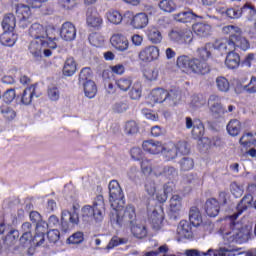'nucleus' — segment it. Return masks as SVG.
<instances>
[{"label":"nucleus","mask_w":256,"mask_h":256,"mask_svg":"<svg viewBox=\"0 0 256 256\" xmlns=\"http://www.w3.org/2000/svg\"><path fill=\"white\" fill-rule=\"evenodd\" d=\"M143 75L147 81H157L159 70L157 68H146L144 69Z\"/></svg>","instance_id":"nucleus-52"},{"label":"nucleus","mask_w":256,"mask_h":256,"mask_svg":"<svg viewBox=\"0 0 256 256\" xmlns=\"http://www.w3.org/2000/svg\"><path fill=\"white\" fill-rule=\"evenodd\" d=\"M19 241V230L11 229L5 236L4 243L6 245H15Z\"/></svg>","instance_id":"nucleus-47"},{"label":"nucleus","mask_w":256,"mask_h":256,"mask_svg":"<svg viewBox=\"0 0 256 256\" xmlns=\"http://www.w3.org/2000/svg\"><path fill=\"white\" fill-rule=\"evenodd\" d=\"M192 29L195 35L203 38L209 37L211 33H213V27L211 26V24H207L203 22L195 23L192 26Z\"/></svg>","instance_id":"nucleus-14"},{"label":"nucleus","mask_w":256,"mask_h":256,"mask_svg":"<svg viewBox=\"0 0 256 256\" xmlns=\"http://www.w3.org/2000/svg\"><path fill=\"white\" fill-rule=\"evenodd\" d=\"M194 127L192 128V136L194 139H201L203 135H205V127L203 126V123L201 120H196V123H194Z\"/></svg>","instance_id":"nucleus-46"},{"label":"nucleus","mask_w":256,"mask_h":256,"mask_svg":"<svg viewBox=\"0 0 256 256\" xmlns=\"http://www.w3.org/2000/svg\"><path fill=\"white\" fill-rule=\"evenodd\" d=\"M92 75L93 73L91 72V68H83L79 74V83L83 84L87 83V81H91Z\"/></svg>","instance_id":"nucleus-59"},{"label":"nucleus","mask_w":256,"mask_h":256,"mask_svg":"<svg viewBox=\"0 0 256 256\" xmlns=\"http://www.w3.org/2000/svg\"><path fill=\"white\" fill-rule=\"evenodd\" d=\"M106 18L109 23H112L113 25H120V23L123 21V15H121V12L117 10L108 11L106 13Z\"/></svg>","instance_id":"nucleus-41"},{"label":"nucleus","mask_w":256,"mask_h":256,"mask_svg":"<svg viewBox=\"0 0 256 256\" xmlns=\"http://www.w3.org/2000/svg\"><path fill=\"white\" fill-rule=\"evenodd\" d=\"M139 131V126H137V122L130 120L125 124V133L127 135H135Z\"/></svg>","instance_id":"nucleus-60"},{"label":"nucleus","mask_w":256,"mask_h":256,"mask_svg":"<svg viewBox=\"0 0 256 256\" xmlns=\"http://www.w3.org/2000/svg\"><path fill=\"white\" fill-rule=\"evenodd\" d=\"M165 219V212L163 211V207L156 206L152 213L149 216L150 224L152 228L156 231H159L161 227H163V220Z\"/></svg>","instance_id":"nucleus-8"},{"label":"nucleus","mask_w":256,"mask_h":256,"mask_svg":"<svg viewBox=\"0 0 256 256\" xmlns=\"http://www.w3.org/2000/svg\"><path fill=\"white\" fill-rule=\"evenodd\" d=\"M251 207H253V196L250 194L245 195L237 205V213H234L229 217L231 223L230 231L223 235L225 245H229L231 243H243V239H245V229H243V225H241V223H235V219H237L243 211H247V209Z\"/></svg>","instance_id":"nucleus-2"},{"label":"nucleus","mask_w":256,"mask_h":256,"mask_svg":"<svg viewBox=\"0 0 256 256\" xmlns=\"http://www.w3.org/2000/svg\"><path fill=\"white\" fill-rule=\"evenodd\" d=\"M189 221L193 227H199L203 223V217L201 216V211L199 208L193 206L189 211Z\"/></svg>","instance_id":"nucleus-29"},{"label":"nucleus","mask_w":256,"mask_h":256,"mask_svg":"<svg viewBox=\"0 0 256 256\" xmlns=\"http://www.w3.org/2000/svg\"><path fill=\"white\" fill-rule=\"evenodd\" d=\"M86 22L89 27L99 28L103 25V18L97 12H88Z\"/></svg>","instance_id":"nucleus-33"},{"label":"nucleus","mask_w":256,"mask_h":256,"mask_svg":"<svg viewBox=\"0 0 256 256\" xmlns=\"http://www.w3.org/2000/svg\"><path fill=\"white\" fill-rule=\"evenodd\" d=\"M195 165V162L192 158L184 157L180 161V169L181 171H191Z\"/></svg>","instance_id":"nucleus-58"},{"label":"nucleus","mask_w":256,"mask_h":256,"mask_svg":"<svg viewBox=\"0 0 256 256\" xmlns=\"http://www.w3.org/2000/svg\"><path fill=\"white\" fill-rule=\"evenodd\" d=\"M227 131L232 137H237L241 131V122L237 119L230 120L227 125Z\"/></svg>","instance_id":"nucleus-39"},{"label":"nucleus","mask_w":256,"mask_h":256,"mask_svg":"<svg viewBox=\"0 0 256 256\" xmlns=\"http://www.w3.org/2000/svg\"><path fill=\"white\" fill-rule=\"evenodd\" d=\"M240 93H256V77L252 76L250 82L240 87Z\"/></svg>","instance_id":"nucleus-51"},{"label":"nucleus","mask_w":256,"mask_h":256,"mask_svg":"<svg viewBox=\"0 0 256 256\" xmlns=\"http://www.w3.org/2000/svg\"><path fill=\"white\" fill-rule=\"evenodd\" d=\"M31 15H33V12H31V7L28 5L18 4L16 6V17L19 19L18 25L21 29H27L29 27Z\"/></svg>","instance_id":"nucleus-6"},{"label":"nucleus","mask_w":256,"mask_h":256,"mask_svg":"<svg viewBox=\"0 0 256 256\" xmlns=\"http://www.w3.org/2000/svg\"><path fill=\"white\" fill-rule=\"evenodd\" d=\"M108 189L109 201L113 209L114 207H117V205H119V201L123 199V190L117 180H111L108 185Z\"/></svg>","instance_id":"nucleus-7"},{"label":"nucleus","mask_w":256,"mask_h":256,"mask_svg":"<svg viewBox=\"0 0 256 256\" xmlns=\"http://www.w3.org/2000/svg\"><path fill=\"white\" fill-rule=\"evenodd\" d=\"M89 41L94 47H101L105 43V38L99 33H93L89 36Z\"/></svg>","instance_id":"nucleus-57"},{"label":"nucleus","mask_w":256,"mask_h":256,"mask_svg":"<svg viewBox=\"0 0 256 256\" xmlns=\"http://www.w3.org/2000/svg\"><path fill=\"white\" fill-rule=\"evenodd\" d=\"M223 35H229V41H232L233 37H237L238 35H243V30L235 25H227L222 27Z\"/></svg>","instance_id":"nucleus-35"},{"label":"nucleus","mask_w":256,"mask_h":256,"mask_svg":"<svg viewBox=\"0 0 256 256\" xmlns=\"http://www.w3.org/2000/svg\"><path fill=\"white\" fill-rule=\"evenodd\" d=\"M208 105L214 115H225V108L221 105V98L219 96L211 95L208 99Z\"/></svg>","instance_id":"nucleus-13"},{"label":"nucleus","mask_w":256,"mask_h":256,"mask_svg":"<svg viewBox=\"0 0 256 256\" xmlns=\"http://www.w3.org/2000/svg\"><path fill=\"white\" fill-rule=\"evenodd\" d=\"M190 71L197 73L198 75H206V73H209V66H207V63L205 62L193 58L190 63Z\"/></svg>","instance_id":"nucleus-17"},{"label":"nucleus","mask_w":256,"mask_h":256,"mask_svg":"<svg viewBox=\"0 0 256 256\" xmlns=\"http://www.w3.org/2000/svg\"><path fill=\"white\" fill-rule=\"evenodd\" d=\"M230 191L234 197L239 198L243 196V193H245V189L243 188V185L232 182L230 185Z\"/></svg>","instance_id":"nucleus-53"},{"label":"nucleus","mask_w":256,"mask_h":256,"mask_svg":"<svg viewBox=\"0 0 256 256\" xmlns=\"http://www.w3.org/2000/svg\"><path fill=\"white\" fill-rule=\"evenodd\" d=\"M182 198L179 195H173L170 199V211L172 213H179L181 211L183 204L181 203Z\"/></svg>","instance_id":"nucleus-44"},{"label":"nucleus","mask_w":256,"mask_h":256,"mask_svg":"<svg viewBox=\"0 0 256 256\" xmlns=\"http://www.w3.org/2000/svg\"><path fill=\"white\" fill-rule=\"evenodd\" d=\"M168 95L169 91L162 88H156L151 91L150 99L154 103H167Z\"/></svg>","instance_id":"nucleus-19"},{"label":"nucleus","mask_w":256,"mask_h":256,"mask_svg":"<svg viewBox=\"0 0 256 256\" xmlns=\"http://www.w3.org/2000/svg\"><path fill=\"white\" fill-rule=\"evenodd\" d=\"M61 93L59 92V88L57 86H49L48 87V97L51 101H59Z\"/></svg>","instance_id":"nucleus-63"},{"label":"nucleus","mask_w":256,"mask_h":256,"mask_svg":"<svg viewBox=\"0 0 256 256\" xmlns=\"http://www.w3.org/2000/svg\"><path fill=\"white\" fill-rule=\"evenodd\" d=\"M148 24L149 17L145 13L136 14L131 21V25L134 27V29H144V27H147Z\"/></svg>","instance_id":"nucleus-23"},{"label":"nucleus","mask_w":256,"mask_h":256,"mask_svg":"<svg viewBox=\"0 0 256 256\" xmlns=\"http://www.w3.org/2000/svg\"><path fill=\"white\" fill-rule=\"evenodd\" d=\"M252 137H253V133L251 132L244 134L240 138V145H242L243 147H251L252 145H256V140L255 139L251 140Z\"/></svg>","instance_id":"nucleus-55"},{"label":"nucleus","mask_w":256,"mask_h":256,"mask_svg":"<svg viewBox=\"0 0 256 256\" xmlns=\"http://www.w3.org/2000/svg\"><path fill=\"white\" fill-rule=\"evenodd\" d=\"M233 47L234 44L232 40L229 39L218 40L214 43V49H218L219 51H228V53L233 51Z\"/></svg>","instance_id":"nucleus-37"},{"label":"nucleus","mask_w":256,"mask_h":256,"mask_svg":"<svg viewBox=\"0 0 256 256\" xmlns=\"http://www.w3.org/2000/svg\"><path fill=\"white\" fill-rule=\"evenodd\" d=\"M159 9L164 13H174V11H177V4L173 0H161Z\"/></svg>","instance_id":"nucleus-38"},{"label":"nucleus","mask_w":256,"mask_h":256,"mask_svg":"<svg viewBox=\"0 0 256 256\" xmlns=\"http://www.w3.org/2000/svg\"><path fill=\"white\" fill-rule=\"evenodd\" d=\"M17 25V19L12 13L6 14L2 20V29L4 31H13Z\"/></svg>","instance_id":"nucleus-30"},{"label":"nucleus","mask_w":256,"mask_h":256,"mask_svg":"<svg viewBox=\"0 0 256 256\" xmlns=\"http://www.w3.org/2000/svg\"><path fill=\"white\" fill-rule=\"evenodd\" d=\"M77 72V62L74 58H67L63 66V75L73 77Z\"/></svg>","instance_id":"nucleus-27"},{"label":"nucleus","mask_w":256,"mask_h":256,"mask_svg":"<svg viewBox=\"0 0 256 256\" xmlns=\"http://www.w3.org/2000/svg\"><path fill=\"white\" fill-rule=\"evenodd\" d=\"M110 221L112 225L116 227L132 226L137 220V213L135 212V206L127 205L124 210L114 207L110 212Z\"/></svg>","instance_id":"nucleus-3"},{"label":"nucleus","mask_w":256,"mask_h":256,"mask_svg":"<svg viewBox=\"0 0 256 256\" xmlns=\"http://www.w3.org/2000/svg\"><path fill=\"white\" fill-rule=\"evenodd\" d=\"M60 37L64 39V41H73L75 37H77V28L71 22H65L62 24L60 30Z\"/></svg>","instance_id":"nucleus-10"},{"label":"nucleus","mask_w":256,"mask_h":256,"mask_svg":"<svg viewBox=\"0 0 256 256\" xmlns=\"http://www.w3.org/2000/svg\"><path fill=\"white\" fill-rule=\"evenodd\" d=\"M55 28L45 27L40 23H33L29 30L28 35L32 37L29 45V51L36 59L40 57H51L53 52L51 49H57V39L53 38Z\"/></svg>","instance_id":"nucleus-1"},{"label":"nucleus","mask_w":256,"mask_h":256,"mask_svg":"<svg viewBox=\"0 0 256 256\" xmlns=\"http://www.w3.org/2000/svg\"><path fill=\"white\" fill-rule=\"evenodd\" d=\"M240 63L241 57L235 52V50H231L227 53L225 65L228 67V69H237Z\"/></svg>","instance_id":"nucleus-21"},{"label":"nucleus","mask_w":256,"mask_h":256,"mask_svg":"<svg viewBox=\"0 0 256 256\" xmlns=\"http://www.w3.org/2000/svg\"><path fill=\"white\" fill-rule=\"evenodd\" d=\"M191 61L192 59L189 58L187 55H182L177 58V67L181 69L184 73H187V71L191 68Z\"/></svg>","instance_id":"nucleus-40"},{"label":"nucleus","mask_w":256,"mask_h":256,"mask_svg":"<svg viewBox=\"0 0 256 256\" xmlns=\"http://www.w3.org/2000/svg\"><path fill=\"white\" fill-rule=\"evenodd\" d=\"M211 44H206L205 46L198 48L197 53L201 59L204 61L211 57Z\"/></svg>","instance_id":"nucleus-61"},{"label":"nucleus","mask_w":256,"mask_h":256,"mask_svg":"<svg viewBox=\"0 0 256 256\" xmlns=\"http://www.w3.org/2000/svg\"><path fill=\"white\" fill-rule=\"evenodd\" d=\"M216 87L221 93H228L229 89H231V84L224 76H218L216 78Z\"/></svg>","instance_id":"nucleus-42"},{"label":"nucleus","mask_w":256,"mask_h":256,"mask_svg":"<svg viewBox=\"0 0 256 256\" xmlns=\"http://www.w3.org/2000/svg\"><path fill=\"white\" fill-rule=\"evenodd\" d=\"M241 16L245 17L248 21L256 20V10L255 6L250 3H246L242 8H240Z\"/></svg>","instance_id":"nucleus-31"},{"label":"nucleus","mask_w":256,"mask_h":256,"mask_svg":"<svg viewBox=\"0 0 256 256\" xmlns=\"http://www.w3.org/2000/svg\"><path fill=\"white\" fill-rule=\"evenodd\" d=\"M30 221H32V223H36V230L39 231V229H43V227H47V223L43 222L42 218H41V214H39V212L37 211H32L30 212Z\"/></svg>","instance_id":"nucleus-45"},{"label":"nucleus","mask_w":256,"mask_h":256,"mask_svg":"<svg viewBox=\"0 0 256 256\" xmlns=\"http://www.w3.org/2000/svg\"><path fill=\"white\" fill-rule=\"evenodd\" d=\"M159 56V47L155 45L146 46L138 53V59L142 63H153V61H157L159 59Z\"/></svg>","instance_id":"nucleus-5"},{"label":"nucleus","mask_w":256,"mask_h":256,"mask_svg":"<svg viewBox=\"0 0 256 256\" xmlns=\"http://www.w3.org/2000/svg\"><path fill=\"white\" fill-rule=\"evenodd\" d=\"M125 243H127V239L114 236L108 243L106 249H113L115 247H119V245H125Z\"/></svg>","instance_id":"nucleus-62"},{"label":"nucleus","mask_w":256,"mask_h":256,"mask_svg":"<svg viewBox=\"0 0 256 256\" xmlns=\"http://www.w3.org/2000/svg\"><path fill=\"white\" fill-rule=\"evenodd\" d=\"M232 45L233 51L235 49H241V51H248V49L251 48V44L249 43V40L243 36V34H238L237 36H232Z\"/></svg>","instance_id":"nucleus-16"},{"label":"nucleus","mask_w":256,"mask_h":256,"mask_svg":"<svg viewBox=\"0 0 256 256\" xmlns=\"http://www.w3.org/2000/svg\"><path fill=\"white\" fill-rule=\"evenodd\" d=\"M174 19L179 23H191L194 19H202V17L195 14L193 10H184L178 14H174Z\"/></svg>","instance_id":"nucleus-15"},{"label":"nucleus","mask_w":256,"mask_h":256,"mask_svg":"<svg viewBox=\"0 0 256 256\" xmlns=\"http://www.w3.org/2000/svg\"><path fill=\"white\" fill-rule=\"evenodd\" d=\"M17 42V35L13 31H4L0 36V43L4 47H13Z\"/></svg>","instance_id":"nucleus-24"},{"label":"nucleus","mask_w":256,"mask_h":256,"mask_svg":"<svg viewBox=\"0 0 256 256\" xmlns=\"http://www.w3.org/2000/svg\"><path fill=\"white\" fill-rule=\"evenodd\" d=\"M129 229L133 237L136 239H145V237H147V226L145 223H141L139 220H136L135 223L129 226Z\"/></svg>","instance_id":"nucleus-12"},{"label":"nucleus","mask_w":256,"mask_h":256,"mask_svg":"<svg viewBox=\"0 0 256 256\" xmlns=\"http://www.w3.org/2000/svg\"><path fill=\"white\" fill-rule=\"evenodd\" d=\"M145 191L150 195V197H153L155 193H157V185L155 184V180L148 178L145 182Z\"/></svg>","instance_id":"nucleus-56"},{"label":"nucleus","mask_w":256,"mask_h":256,"mask_svg":"<svg viewBox=\"0 0 256 256\" xmlns=\"http://www.w3.org/2000/svg\"><path fill=\"white\" fill-rule=\"evenodd\" d=\"M177 233L179 237H181L182 239H191V237H193L191 225L189 224V222L185 220L180 221L177 228Z\"/></svg>","instance_id":"nucleus-22"},{"label":"nucleus","mask_w":256,"mask_h":256,"mask_svg":"<svg viewBox=\"0 0 256 256\" xmlns=\"http://www.w3.org/2000/svg\"><path fill=\"white\" fill-rule=\"evenodd\" d=\"M140 169L143 175H151V173H154V175H161V171L157 172V168L153 166V162L147 158L141 160Z\"/></svg>","instance_id":"nucleus-25"},{"label":"nucleus","mask_w":256,"mask_h":256,"mask_svg":"<svg viewBox=\"0 0 256 256\" xmlns=\"http://www.w3.org/2000/svg\"><path fill=\"white\" fill-rule=\"evenodd\" d=\"M116 85L120 91H129L131 85H133V80L130 78H120L116 81Z\"/></svg>","instance_id":"nucleus-50"},{"label":"nucleus","mask_w":256,"mask_h":256,"mask_svg":"<svg viewBox=\"0 0 256 256\" xmlns=\"http://www.w3.org/2000/svg\"><path fill=\"white\" fill-rule=\"evenodd\" d=\"M219 201L215 198L208 199L205 204V211L208 217H217L219 215Z\"/></svg>","instance_id":"nucleus-20"},{"label":"nucleus","mask_w":256,"mask_h":256,"mask_svg":"<svg viewBox=\"0 0 256 256\" xmlns=\"http://www.w3.org/2000/svg\"><path fill=\"white\" fill-rule=\"evenodd\" d=\"M141 93H142L141 82H135L132 85V88L129 92L130 98L133 99L134 101H137V99H141Z\"/></svg>","instance_id":"nucleus-48"},{"label":"nucleus","mask_w":256,"mask_h":256,"mask_svg":"<svg viewBox=\"0 0 256 256\" xmlns=\"http://www.w3.org/2000/svg\"><path fill=\"white\" fill-rule=\"evenodd\" d=\"M82 217L85 221L95 219L96 221H103L105 217V200L103 195H98L94 202L93 207L91 205H86L82 208Z\"/></svg>","instance_id":"nucleus-4"},{"label":"nucleus","mask_w":256,"mask_h":256,"mask_svg":"<svg viewBox=\"0 0 256 256\" xmlns=\"http://www.w3.org/2000/svg\"><path fill=\"white\" fill-rule=\"evenodd\" d=\"M110 43L116 51H127L129 49V40L123 34H113L110 38Z\"/></svg>","instance_id":"nucleus-9"},{"label":"nucleus","mask_w":256,"mask_h":256,"mask_svg":"<svg viewBox=\"0 0 256 256\" xmlns=\"http://www.w3.org/2000/svg\"><path fill=\"white\" fill-rule=\"evenodd\" d=\"M84 89V95L88 99H95L97 95V84L93 80H88L82 83Z\"/></svg>","instance_id":"nucleus-28"},{"label":"nucleus","mask_w":256,"mask_h":256,"mask_svg":"<svg viewBox=\"0 0 256 256\" xmlns=\"http://www.w3.org/2000/svg\"><path fill=\"white\" fill-rule=\"evenodd\" d=\"M22 236L20 237V242L22 245H27V243H31L33 241V225L29 222H25L22 224Z\"/></svg>","instance_id":"nucleus-18"},{"label":"nucleus","mask_w":256,"mask_h":256,"mask_svg":"<svg viewBox=\"0 0 256 256\" xmlns=\"http://www.w3.org/2000/svg\"><path fill=\"white\" fill-rule=\"evenodd\" d=\"M33 97H35V85H31L23 91L21 96L22 105H31Z\"/></svg>","instance_id":"nucleus-34"},{"label":"nucleus","mask_w":256,"mask_h":256,"mask_svg":"<svg viewBox=\"0 0 256 256\" xmlns=\"http://www.w3.org/2000/svg\"><path fill=\"white\" fill-rule=\"evenodd\" d=\"M143 151L150 153V155H159L163 151V144L155 140H145L142 143Z\"/></svg>","instance_id":"nucleus-11"},{"label":"nucleus","mask_w":256,"mask_h":256,"mask_svg":"<svg viewBox=\"0 0 256 256\" xmlns=\"http://www.w3.org/2000/svg\"><path fill=\"white\" fill-rule=\"evenodd\" d=\"M146 35L151 43L157 45L163 41V36L161 35V31L157 29L155 26L148 27L146 31Z\"/></svg>","instance_id":"nucleus-26"},{"label":"nucleus","mask_w":256,"mask_h":256,"mask_svg":"<svg viewBox=\"0 0 256 256\" xmlns=\"http://www.w3.org/2000/svg\"><path fill=\"white\" fill-rule=\"evenodd\" d=\"M16 96L17 94H15V89H8L4 92L2 99L9 105V103H13V101H15Z\"/></svg>","instance_id":"nucleus-64"},{"label":"nucleus","mask_w":256,"mask_h":256,"mask_svg":"<svg viewBox=\"0 0 256 256\" xmlns=\"http://www.w3.org/2000/svg\"><path fill=\"white\" fill-rule=\"evenodd\" d=\"M0 113L6 121H13L17 117V112L11 106H2L0 107Z\"/></svg>","instance_id":"nucleus-43"},{"label":"nucleus","mask_w":256,"mask_h":256,"mask_svg":"<svg viewBox=\"0 0 256 256\" xmlns=\"http://www.w3.org/2000/svg\"><path fill=\"white\" fill-rule=\"evenodd\" d=\"M179 101H181V90H170L166 98V105H168L169 107H173L177 105Z\"/></svg>","instance_id":"nucleus-36"},{"label":"nucleus","mask_w":256,"mask_h":256,"mask_svg":"<svg viewBox=\"0 0 256 256\" xmlns=\"http://www.w3.org/2000/svg\"><path fill=\"white\" fill-rule=\"evenodd\" d=\"M161 153L166 159H168V161H171V159H175L177 155H179L177 151V146L173 143H168L163 146V150Z\"/></svg>","instance_id":"nucleus-32"},{"label":"nucleus","mask_w":256,"mask_h":256,"mask_svg":"<svg viewBox=\"0 0 256 256\" xmlns=\"http://www.w3.org/2000/svg\"><path fill=\"white\" fill-rule=\"evenodd\" d=\"M211 251V255L213 256H235L237 253V249H229V248H220L219 250L209 249Z\"/></svg>","instance_id":"nucleus-49"},{"label":"nucleus","mask_w":256,"mask_h":256,"mask_svg":"<svg viewBox=\"0 0 256 256\" xmlns=\"http://www.w3.org/2000/svg\"><path fill=\"white\" fill-rule=\"evenodd\" d=\"M78 3V0H58L59 7L65 9V11H71V9H75Z\"/></svg>","instance_id":"nucleus-54"}]
</instances>
